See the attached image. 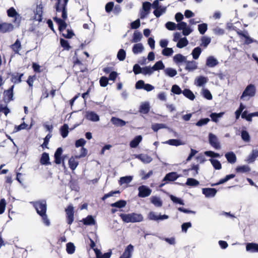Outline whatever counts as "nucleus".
Wrapping results in <instances>:
<instances>
[{"instance_id":"1","label":"nucleus","mask_w":258,"mask_h":258,"mask_svg":"<svg viewBox=\"0 0 258 258\" xmlns=\"http://www.w3.org/2000/svg\"><path fill=\"white\" fill-rule=\"evenodd\" d=\"M69 0H56L55 9L56 12H61V18L55 17L53 18L54 21L58 25V29L60 32H62L67 27L66 20L68 18L67 6Z\"/></svg>"},{"instance_id":"2","label":"nucleus","mask_w":258,"mask_h":258,"mask_svg":"<svg viewBox=\"0 0 258 258\" xmlns=\"http://www.w3.org/2000/svg\"><path fill=\"white\" fill-rule=\"evenodd\" d=\"M119 217L125 223L141 222L144 220V217L141 214L132 213L130 214L121 213Z\"/></svg>"},{"instance_id":"3","label":"nucleus","mask_w":258,"mask_h":258,"mask_svg":"<svg viewBox=\"0 0 258 258\" xmlns=\"http://www.w3.org/2000/svg\"><path fill=\"white\" fill-rule=\"evenodd\" d=\"M33 206L38 215H44L46 212L47 204L45 200H40L34 202Z\"/></svg>"},{"instance_id":"4","label":"nucleus","mask_w":258,"mask_h":258,"mask_svg":"<svg viewBox=\"0 0 258 258\" xmlns=\"http://www.w3.org/2000/svg\"><path fill=\"white\" fill-rule=\"evenodd\" d=\"M14 85H13L8 89L4 91L3 99L4 102L6 104H8L11 101H13L14 100Z\"/></svg>"},{"instance_id":"5","label":"nucleus","mask_w":258,"mask_h":258,"mask_svg":"<svg viewBox=\"0 0 258 258\" xmlns=\"http://www.w3.org/2000/svg\"><path fill=\"white\" fill-rule=\"evenodd\" d=\"M152 4L149 2H144L142 4V7L140 10V18L144 19L150 13Z\"/></svg>"},{"instance_id":"6","label":"nucleus","mask_w":258,"mask_h":258,"mask_svg":"<svg viewBox=\"0 0 258 258\" xmlns=\"http://www.w3.org/2000/svg\"><path fill=\"white\" fill-rule=\"evenodd\" d=\"M8 77L9 76L11 77L10 81L14 84H18L22 82V78L24 76V73H20L19 72H14V73H8Z\"/></svg>"},{"instance_id":"7","label":"nucleus","mask_w":258,"mask_h":258,"mask_svg":"<svg viewBox=\"0 0 258 258\" xmlns=\"http://www.w3.org/2000/svg\"><path fill=\"white\" fill-rule=\"evenodd\" d=\"M67 223L71 225L74 220V208L72 205H69L65 210Z\"/></svg>"},{"instance_id":"8","label":"nucleus","mask_w":258,"mask_h":258,"mask_svg":"<svg viewBox=\"0 0 258 258\" xmlns=\"http://www.w3.org/2000/svg\"><path fill=\"white\" fill-rule=\"evenodd\" d=\"M63 150L61 147L58 148L55 151L54 155V162L56 164H60L62 163L64 164V161L65 160V156H62Z\"/></svg>"},{"instance_id":"9","label":"nucleus","mask_w":258,"mask_h":258,"mask_svg":"<svg viewBox=\"0 0 258 258\" xmlns=\"http://www.w3.org/2000/svg\"><path fill=\"white\" fill-rule=\"evenodd\" d=\"M179 175L176 172H171L166 174L165 177L162 180V182L165 181L164 183H162L159 187H161L164 185L168 181H174L176 180Z\"/></svg>"},{"instance_id":"10","label":"nucleus","mask_w":258,"mask_h":258,"mask_svg":"<svg viewBox=\"0 0 258 258\" xmlns=\"http://www.w3.org/2000/svg\"><path fill=\"white\" fill-rule=\"evenodd\" d=\"M256 92L255 87L253 84L248 85L244 91L241 96V99L246 96L253 97L255 95Z\"/></svg>"},{"instance_id":"11","label":"nucleus","mask_w":258,"mask_h":258,"mask_svg":"<svg viewBox=\"0 0 258 258\" xmlns=\"http://www.w3.org/2000/svg\"><path fill=\"white\" fill-rule=\"evenodd\" d=\"M43 5L40 4L37 5L35 10L34 11V19L38 22H41L42 20Z\"/></svg>"},{"instance_id":"12","label":"nucleus","mask_w":258,"mask_h":258,"mask_svg":"<svg viewBox=\"0 0 258 258\" xmlns=\"http://www.w3.org/2000/svg\"><path fill=\"white\" fill-rule=\"evenodd\" d=\"M138 190V196L140 198H145L148 197L151 195L152 192V190L145 185H142L139 186Z\"/></svg>"},{"instance_id":"13","label":"nucleus","mask_w":258,"mask_h":258,"mask_svg":"<svg viewBox=\"0 0 258 258\" xmlns=\"http://www.w3.org/2000/svg\"><path fill=\"white\" fill-rule=\"evenodd\" d=\"M209 141L210 144L215 149H220L221 146L217 137L212 133H210L209 135Z\"/></svg>"},{"instance_id":"14","label":"nucleus","mask_w":258,"mask_h":258,"mask_svg":"<svg viewBox=\"0 0 258 258\" xmlns=\"http://www.w3.org/2000/svg\"><path fill=\"white\" fill-rule=\"evenodd\" d=\"M14 26L11 23L0 22V32L2 33H8L12 31Z\"/></svg>"},{"instance_id":"15","label":"nucleus","mask_w":258,"mask_h":258,"mask_svg":"<svg viewBox=\"0 0 258 258\" xmlns=\"http://www.w3.org/2000/svg\"><path fill=\"white\" fill-rule=\"evenodd\" d=\"M168 216L166 215H157L154 212H150L148 215V218L150 220L158 221L159 220H163L168 218Z\"/></svg>"},{"instance_id":"16","label":"nucleus","mask_w":258,"mask_h":258,"mask_svg":"<svg viewBox=\"0 0 258 258\" xmlns=\"http://www.w3.org/2000/svg\"><path fill=\"white\" fill-rule=\"evenodd\" d=\"M236 33L239 36L244 37L245 39L244 42L246 44H249L254 41L248 35V33L246 31L244 32L238 29L236 31Z\"/></svg>"},{"instance_id":"17","label":"nucleus","mask_w":258,"mask_h":258,"mask_svg":"<svg viewBox=\"0 0 258 258\" xmlns=\"http://www.w3.org/2000/svg\"><path fill=\"white\" fill-rule=\"evenodd\" d=\"M199 165L193 164L190 168L187 169H184L183 172L184 175L188 176L189 171H192L191 175L192 176H196L199 173Z\"/></svg>"},{"instance_id":"18","label":"nucleus","mask_w":258,"mask_h":258,"mask_svg":"<svg viewBox=\"0 0 258 258\" xmlns=\"http://www.w3.org/2000/svg\"><path fill=\"white\" fill-rule=\"evenodd\" d=\"M217 190L214 188H203L202 189V193L206 197H214L216 193Z\"/></svg>"},{"instance_id":"19","label":"nucleus","mask_w":258,"mask_h":258,"mask_svg":"<svg viewBox=\"0 0 258 258\" xmlns=\"http://www.w3.org/2000/svg\"><path fill=\"white\" fill-rule=\"evenodd\" d=\"M186 66L185 69L187 70L188 72L193 71L198 68L197 63L194 61H185Z\"/></svg>"},{"instance_id":"20","label":"nucleus","mask_w":258,"mask_h":258,"mask_svg":"<svg viewBox=\"0 0 258 258\" xmlns=\"http://www.w3.org/2000/svg\"><path fill=\"white\" fill-rule=\"evenodd\" d=\"M133 249V246L132 244L128 245L119 258H131Z\"/></svg>"},{"instance_id":"21","label":"nucleus","mask_w":258,"mask_h":258,"mask_svg":"<svg viewBox=\"0 0 258 258\" xmlns=\"http://www.w3.org/2000/svg\"><path fill=\"white\" fill-rule=\"evenodd\" d=\"M49 160L50 158L48 153L46 152L43 153L40 159L41 164L44 165H51V162Z\"/></svg>"},{"instance_id":"22","label":"nucleus","mask_w":258,"mask_h":258,"mask_svg":"<svg viewBox=\"0 0 258 258\" xmlns=\"http://www.w3.org/2000/svg\"><path fill=\"white\" fill-rule=\"evenodd\" d=\"M136 158L140 160L145 163H149L152 160V158L147 154H140L135 155Z\"/></svg>"},{"instance_id":"23","label":"nucleus","mask_w":258,"mask_h":258,"mask_svg":"<svg viewBox=\"0 0 258 258\" xmlns=\"http://www.w3.org/2000/svg\"><path fill=\"white\" fill-rule=\"evenodd\" d=\"M206 66L210 68H213L218 64V61L213 56L207 57L206 60Z\"/></svg>"},{"instance_id":"24","label":"nucleus","mask_w":258,"mask_h":258,"mask_svg":"<svg viewBox=\"0 0 258 258\" xmlns=\"http://www.w3.org/2000/svg\"><path fill=\"white\" fill-rule=\"evenodd\" d=\"M10 47L15 54H19V51L22 48L20 41L17 39L15 42L10 46Z\"/></svg>"},{"instance_id":"25","label":"nucleus","mask_w":258,"mask_h":258,"mask_svg":"<svg viewBox=\"0 0 258 258\" xmlns=\"http://www.w3.org/2000/svg\"><path fill=\"white\" fill-rule=\"evenodd\" d=\"M246 250L251 252H258V244L255 243H247Z\"/></svg>"},{"instance_id":"26","label":"nucleus","mask_w":258,"mask_h":258,"mask_svg":"<svg viewBox=\"0 0 258 258\" xmlns=\"http://www.w3.org/2000/svg\"><path fill=\"white\" fill-rule=\"evenodd\" d=\"M111 121L116 126H123L126 124V122L125 121L115 117H112L111 119Z\"/></svg>"},{"instance_id":"27","label":"nucleus","mask_w":258,"mask_h":258,"mask_svg":"<svg viewBox=\"0 0 258 258\" xmlns=\"http://www.w3.org/2000/svg\"><path fill=\"white\" fill-rule=\"evenodd\" d=\"M235 176V175L234 174H231L229 175H227L224 178L221 179L218 182L212 183L211 186H216L219 184H223L230 179L233 178Z\"/></svg>"},{"instance_id":"28","label":"nucleus","mask_w":258,"mask_h":258,"mask_svg":"<svg viewBox=\"0 0 258 258\" xmlns=\"http://www.w3.org/2000/svg\"><path fill=\"white\" fill-rule=\"evenodd\" d=\"M86 117L88 120L93 121H97L99 120V116L93 111L87 112Z\"/></svg>"},{"instance_id":"29","label":"nucleus","mask_w":258,"mask_h":258,"mask_svg":"<svg viewBox=\"0 0 258 258\" xmlns=\"http://www.w3.org/2000/svg\"><path fill=\"white\" fill-rule=\"evenodd\" d=\"M257 157H258V150H252L251 153L247 157L246 161L248 163H252L255 160L256 158Z\"/></svg>"},{"instance_id":"30","label":"nucleus","mask_w":258,"mask_h":258,"mask_svg":"<svg viewBox=\"0 0 258 258\" xmlns=\"http://www.w3.org/2000/svg\"><path fill=\"white\" fill-rule=\"evenodd\" d=\"M142 137L141 135L136 136L133 140L130 142V147L133 148H136L142 141Z\"/></svg>"},{"instance_id":"31","label":"nucleus","mask_w":258,"mask_h":258,"mask_svg":"<svg viewBox=\"0 0 258 258\" xmlns=\"http://www.w3.org/2000/svg\"><path fill=\"white\" fill-rule=\"evenodd\" d=\"M225 156L227 160L230 163L233 164L236 161V156L232 152L226 153Z\"/></svg>"},{"instance_id":"32","label":"nucleus","mask_w":258,"mask_h":258,"mask_svg":"<svg viewBox=\"0 0 258 258\" xmlns=\"http://www.w3.org/2000/svg\"><path fill=\"white\" fill-rule=\"evenodd\" d=\"M144 49L143 45L141 43H136L134 45L132 51L134 54H138L143 51Z\"/></svg>"},{"instance_id":"33","label":"nucleus","mask_w":258,"mask_h":258,"mask_svg":"<svg viewBox=\"0 0 258 258\" xmlns=\"http://www.w3.org/2000/svg\"><path fill=\"white\" fill-rule=\"evenodd\" d=\"M182 93L185 97L190 99V100H194L195 98V96L194 94L189 89H184L182 91Z\"/></svg>"},{"instance_id":"34","label":"nucleus","mask_w":258,"mask_h":258,"mask_svg":"<svg viewBox=\"0 0 258 258\" xmlns=\"http://www.w3.org/2000/svg\"><path fill=\"white\" fill-rule=\"evenodd\" d=\"M151 202L157 207H162L163 203L160 198L153 196L151 198Z\"/></svg>"},{"instance_id":"35","label":"nucleus","mask_w":258,"mask_h":258,"mask_svg":"<svg viewBox=\"0 0 258 258\" xmlns=\"http://www.w3.org/2000/svg\"><path fill=\"white\" fill-rule=\"evenodd\" d=\"M68 164H69V167L70 168V169L72 171H74V170L76 169V168L78 166V165L79 164V162L77 161H76L75 160V158L73 157H72L69 159V161H68Z\"/></svg>"},{"instance_id":"36","label":"nucleus","mask_w":258,"mask_h":258,"mask_svg":"<svg viewBox=\"0 0 258 258\" xmlns=\"http://www.w3.org/2000/svg\"><path fill=\"white\" fill-rule=\"evenodd\" d=\"M142 34L140 32L135 31L133 34V39L131 40L132 42L137 43L141 41L142 38Z\"/></svg>"},{"instance_id":"37","label":"nucleus","mask_w":258,"mask_h":258,"mask_svg":"<svg viewBox=\"0 0 258 258\" xmlns=\"http://www.w3.org/2000/svg\"><path fill=\"white\" fill-rule=\"evenodd\" d=\"M235 171L237 173H246L250 171V168L247 165L238 166L236 168Z\"/></svg>"},{"instance_id":"38","label":"nucleus","mask_w":258,"mask_h":258,"mask_svg":"<svg viewBox=\"0 0 258 258\" xmlns=\"http://www.w3.org/2000/svg\"><path fill=\"white\" fill-rule=\"evenodd\" d=\"M82 221L85 225H94L95 223L94 219L91 215H88L86 218H84Z\"/></svg>"},{"instance_id":"39","label":"nucleus","mask_w":258,"mask_h":258,"mask_svg":"<svg viewBox=\"0 0 258 258\" xmlns=\"http://www.w3.org/2000/svg\"><path fill=\"white\" fill-rule=\"evenodd\" d=\"M195 84L198 86H202L208 81L207 78L203 76H200L196 80Z\"/></svg>"},{"instance_id":"40","label":"nucleus","mask_w":258,"mask_h":258,"mask_svg":"<svg viewBox=\"0 0 258 258\" xmlns=\"http://www.w3.org/2000/svg\"><path fill=\"white\" fill-rule=\"evenodd\" d=\"M60 132L62 138H66L69 134V126L67 124H64L60 128Z\"/></svg>"},{"instance_id":"41","label":"nucleus","mask_w":258,"mask_h":258,"mask_svg":"<svg viewBox=\"0 0 258 258\" xmlns=\"http://www.w3.org/2000/svg\"><path fill=\"white\" fill-rule=\"evenodd\" d=\"M60 44L64 50L68 51L71 48V46H70L69 41L63 38L60 39Z\"/></svg>"},{"instance_id":"42","label":"nucleus","mask_w":258,"mask_h":258,"mask_svg":"<svg viewBox=\"0 0 258 258\" xmlns=\"http://www.w3.org/2000/svg\"><path fill=\"white\" fill-rule=\"evenodd\" d=\"M188 43V41L186 37H183L180 39L177 44L176 46L178 48H182L185 46H186Z\"/></svg>"},{"instance_id":"43","label":"nucleus","mask_w":258,"mask_h":258,"mask_svg":"<svg viewBox=\"0 0 258 258\" xmlns=\"http://www.w3.org/2000/svg\"><path fill=\"white\" fill-rule=\"evenodd\" d=\"M165 74L170 77H173L177 74V71L175 69L171 68H167L164 70Z\"/></svg>"},{"instance_id":"44","label":"nucleus","mask_w":258,"mask_h":258,"mask_svg":"<svg viewBox=\"0 0 258 258\" xmlns=\"http://www.w3.org/2000/svg\"><path fill=\"white\" fill-rule=\"evenodd\" d=\"M139 111L140 112L144 114L148 113L150 111V106L148 103L142 104L140 107Z\"/></svg>"},{"instance_id":"45","label":"nucleus","mask_w":258,"mask_h":258,"mask_svg":"<svg viewBox=\"0 0 258 258\" xmlns=\"http://www.w3.org/2000/svg\"><path fill=\"white\" fill-rule=\"evenodd\" d=\"M165 68L164 64L161 60L157 61L155 64L152 67L154 71L163 70Z\"/></svg>"},{"instance_id":"46","label":"nucleus","mask_w":258,"mask_h":258,"mask_svg":"<svg viewBox=\"0 0 258 258\" xmlns=\"http://www.w3.org/2000/svg\"><path fill=\"white\" fill-rule=\"evenodd\" d=\"M209 161L215 169L220 170L222 168L221 164L218 160L211 158L209 159Z\"/></svg>"},{"instance_id":"47","label":"nucleus","mask_w":258,"mask_h":258,"mask_svg":"<svg viewBox=\"0 0 258 258\" xmlns=\"http://www.w3.org/2000/svg\"><path fill=\"white\" fill-rule=\"evenodd\" d=\"M202 52V49L200 47H195L192 51L191 54L195 59H197Z\"/></svg>"},{"instance_id":"48","label":"nucleus","mask_w":258,"mask_h":258,"mask_svg":"<svg viewBox=\"0 0 258 258\" xmlns=\"http://www.w3.org/2000/svg\"><path fill=\"white\" fill-rule=\"evenodd\" d=\"M126 202L124 200H119L114 203L111 204V206L112 207H116L118 208H123L125 206Z\"/></svg>"},{"instance_id":"49","label":"nucleus","mask_w":258,"mask_h":258,"mask_svg":"<svg viewBox=\"0 0 258 258\" xmlns=\"http://www.w3.org/2000/svg\"><path fill=\"white\" fill-rule=\"evenodd\" d=\"M173 60L176 63L185 62L186 58L181 54H177L173 57Z\"/></svg>"},{"instance_id":"50","label":"nucleus","mask_w":258,"mask_h":258,"mask_svg":"<svg viewBox=\"0 0 258 258\" xmlns=\"http://www.w3.org/2000/svg\"><path fill=\"white\" fill-rule=\"evenodd\" d=\"M185 184L188 186H198L200 184V183L199 181L194 178H187Z\"/></svg>"},{"instance_id":"51","label":"nucleus","mask_w":258,"mask_h":258,"mask_svg":"<svg viewBox=\"0 0 258 258\" xmlns=\"http://www.w3.org/2000/svg\"><path fill=\"white\" fill-rule=\"evenodd\" d=\"M166 11V7H160L156 9L153 11L154 15L157 17L159 18L163 13Z\"/></svg>"},{"instance_id":"52","label":"nucleus","mask_w":258,"mask_h":258,"mask_svg":"<svg viewBox=\"0 0 258 258\" xmlns=\"http://www.w3.org/2000/svg\"><path fill=\"white\" fill-rule=\"evenodd\" d=\"M126 57L125 51L123 49H120L117 54V58L120 61H123L125 59Z\"/></svg>"},{"instance_id":"53","label":"nucleus","mask_w":258,"mask_h":258,"mask_svg":"<svg viewBox=\"0 0 258 258\" xmlns=\"http://www.w3.org/2000/svg\"><path fill=\"white\" fill-rule=\"evenodd\" d=\"M201 41L202 43L200 44V46L206 48L211 42V39L210 37L203 36L201 39Z\"/></svg>"},{"instance_id":"54","label":"nucleus","mask_w":258,"mask_h":258,"mask_svg":"<svg viewBox=\"0 0 258 258\" xmlns=\"http://www.w3.org/2000/svg\"><path fill=\"white\" fill-rule=\"evenodd\" d=\"M167 144L175 146H178L182 144L181 141L178 139H170L166 141Z\"/></svg>"},{"instance_id":"55","label":"nucleus","mask_w":258,"mask_h":258,"mask_svg":"<svg viewBox=\"0 0 258 258\" xmlns=\"http://www.w3.org/2000/svg\"><path fill=\"white\" fill-rule=\"evenodd\" d=\"M66 250L69 254H73L75 251V246L73 243L69 242L66 245Z\"/></svg>"},{"instance_id":"56","label":"nucleus","mask_w":258,"mask_h":258,"mask_svg":"<svg viewBox=\"0 0 258 258\" xmlns=\"http://www.w3.org/2000/svg\"><path fill=\"white\" fill-rule=\"evenodd\" d=\"M208 29V25L206 23H203L198 25V30L201 34H204Z\"/></svg>"},{"instance_id":"57","label":"nucleus","mask_w":258,"mask_h":258,"mask_svg":"<svg viewBox=\"0 0 258 258\" xmlns=\"http://www.w3.org/2000/svg\"><path fill=\"white\" fill-rule=\"evenodd\" d=\"M241 138L244 141L246 142L250 141V136L246 131L242 130L241 131Z\"/></svg>"},{"instance_id":"58","label":"nucleus","mask_w":258,"mask_h":258,"mask_svg":"<svg viewBox=\"0 0 258 258\" xmlns=\"http://www.w3.org/2000/svg\"><path fill=\"white\" fill-rule=\"evenodd\" d=\"M173 53L172 48L165 47L162 51V54L166 56H171Z\"/></svg>"},{"instance_id":"59","label":"nucleus","mask_w":258,"mask_h":258,"mask_svg":"<svg viewBox=\"0 0 258 258\" xmlns=\"http://www.w3.org/2000/svg\"><path fill=\"white\" fill-rule=\"evenodd\" d=\"M133 178L131 176H123L120 178L119 182L121 184L123 183H129L131 182Z\"/></svg>"},{"instance_id":"60","label":"nucleus","mask_w":258,"mask_h":258,"mask_svg":"<svg viewBox=\"0 0 258 258\" xmlns=\"http://www.w3.org/2000/svg\"><path fill=\"white\" fill-rule=\"evenodd\" d=\"M36 77L35 75L29 76L26 81L27 83L29 86V88L32 90L34 81L36 79Z\"/></svg>"},{"instance_id":"61","label":"nucleus","mask_w":258,"mask_h":258,"mask_svg":"<svg viewBox=\"0 0 258 258\" xmlns=\"http://www.w3.org/2000/svg\"><path fill=\"white\" fill-rule=\"evenodd\" d=\"M223 113H212L210 114V117L212 119V120L214 122H217L218 121V118L222 117Z\"/></svg>"},{"instance_id":"62","label":"nucleus","mask_w":258,"mask_h":258,"mask_svg":"<svg viewBox=\"0 0 258 258\" xmlns=\"http://www.w3.org/2000/svg\"><path fill=\"white\" fill-rule=\"evenodd\" d=\"M67 33H62V36L67 39H71L74 36H75V33H74L73 30L68 29L67 30Z\"/></svg>"},{"instance_id":"63","label":"nucleus","mask_w":258,"mask_h":258,"mask_svg":"<svg viewBox=\"0 0 258 258\" xmlns=\"http://www.w3.org/2000/svg\"><path fill=\"white\" fill-rule=\"evenodd\" d=\"M165 127V124L163 123H155L152 125L151 128L154 132H157L159 130Z\"/></svg>"},{"instance_id":"64","label":"nucleus","mask_w":258,"mask_h":258,"mask_svg":"<svg viewBox=\"0 0 258 258\" xmlns=\"http://www.w3.org/2000/svg\"><path fill=\"white\" fill-rule=\"evenodd\" d=\"M171 92L174 94L179 95L182 93V91L178 85H174L171 88Z\"/></svg>"}]
</instances>
